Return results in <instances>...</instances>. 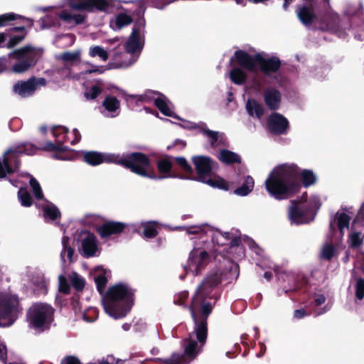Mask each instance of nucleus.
I'll list each match as a JSON object with an SVG mask.
<instances>
[{"label": "nucleus", "instance_id": "nucleus-50", "mask_svg": "<svg viewBox=\"0 0 364 364\" xmlns=\"http://www.w3.org/2000/svg\"><path fill=\"white\" fill-rule=\"evenodd\" d=\"M355 296L358 300L364 297V279H359L355 285Z\"/></svg>", "mask_w": 364, "mask_h": 364}, {"label": "nucleus", "instance_id": "nucleus-11", "mask_svg": "<svg viewBox=\"0 0 364 364\" xmlns=\"http://www.w3.org/2000/svg\"><path fill=\"white\" fill-rule=\"evenodd\" d=\"M36 148L30 144L22 146L9 149L0 159V178H4L8 173L16 171L19 165L18 156L24 153L32 155L35 153Z\"/></svg>", "mask_w": 364, "mask_h": 364}, {"label": "nucleus", "instance_id": "nucleus-10", "mask_svg": "<svg viewBox=\"0 0 364 364\" xmlns=\"http://www.w3.org/2000/svg\"><path fill=\"white\" fill-rule=\"evenodd\" d=\"M192 161L197 171L199 180L203 183L220 189L228 190L227 182L221 178H208L211 171L215 168V163L209 157L198 156H193Z\"/></svg>", "mask_w": 364, "mask_h": 364}, {"label": "nucleus", "instance_id": "nucleus-13", "mask_svg": "<svg viewBox=\"0 0 364 364\" xmlns=\"http://www.w3.org/2000/svg\"><path fill=\"white\" fill-rule=\"evenodd\" d=\"M146 159L147 161V165L144 166L141 162H138L136 166V168L139 170H141L143 171V174L137 173L141 176L148 177L154 179H163L166 178H171L175 177L174 176L170 173V171L172 168L173 164V158L171 156H165L163 159L159 160L157 163V168L161 174V176H157L151 168L150 162L149 159L146 155L141 154Z\"/></svg>", "mask_w": 364, "mask_h": 364}, {"label": "nucleus", "instance_id": "nucleus-4", "mask_svg": "<svg viewBox=\"0 0 364 364\" xmlns=\"http://www.w3.org/2000/svg\"><path fill=\"white\" fill-rule=\"evenodd\" d=\"M84 160L86 163L92 165L97 166L102 163H114L120 164L125 167L131 169L135 173L143 174L141 170L136 168L138 162H141L144 166L147 165V161L141 153H132L127 155L126 157L120 156L114 154L109 153H99L96 151H88L84 154Z\"/></svg>", "mask_w": 364, "mask_h": 364}, {"label": "nucleus", "instance_id": "nucleus-7", "mask_svg": "<svg viewBox=\"0 0 364 364\" xmlns=\"http://www.w3.org/2000/svg\"><path fill=\"white\" fill-rule=\"evenodd\" d=\"M53 308L44 303L34 304L28 311L29 326L36 331H43L49 328L53 321Z\"/></svg>", "mask_w": 364, "mask_h": 364}, {"label": "nucleus", "instance_id": "nucleus-9", "mask_svg": "<svg viewBox=\"0 0 364 364\" xmlns=\"http://www.w3.org/2000/svg\"><path fill=\"white\" fill-rule=\"evenodd\" d=\"M292 205L289 210V218L291 223L296 225L307 223L313 220L316 210L318 209L321 203L318 197L313 196L311 198L310 204L307 206L301 202L292 201Z\"/></svg>", "mask_w": 364, "mask_h": 364}, {"label": "nucleus", "instance_id": "nucleus-5", "mask_svg": "<svg viewBox=\"0 0 364 364\" xmlns=\"http://www.w3.org/2000/svg\"><path fill=\"white\" fill-rule=\"evenodd\" d=\"M145 27V21L141 19L132 29L125 44V53H122V60L118 61V56L116 55L114 61L109 63L111 68H127L132 65L138 59L144 46V41L141 33Z\"/></svg>", "mask_w": 364, "mask_h": 364}, {"label": "nucleus", "instance_id": "nucleus-3", "mask_svg": "<svg viewBox=\"0 0 364 364\" xmlns=\"http://www.w3.org/2000/svg\"><path fill=\"white\" fill-rule=\"evenodd\" d=\"M132 296L133 292L125 284L110 287L102 301L106 314L114 319L124 317L133 305Z\"/></svg>", "mask_w": 364, "mask_h": 364}, {"label": "nucleus", "instance_id": "nucleus-20", "mask_svg": "<svg viewBox=\"0 0 364 364\" xmlns=\"http://www.w3.org/2000/svg\"><path fill=\"white\" fill-rule=\"evenodd\" d=\"M289 122L287 119L278 113L272 114L268 119V129L274 134H284L288 128Z\"/></svg>", "mask_w": 364, "mask_h": 364}, {"label": "nucleus", "instance_id": "nucleus-32", "mask_svg": "<svg viewBox=\"0 0 364 364\" xmlns=\"http://www.w3.org/2000/svg\"><path fill=\"white\" fill-rule=\"evenodd\" d=\"M132 22V18L131 16L124 13H121L117 16L114 21L111 22L110 26L114 30H120L124 26L130 24Z\"/></svg>", "mask_w": 364, "mask_h": 364}, {"label": "nucleus", "instance_id": "nucleus-62", "mask_svg": "<svg viewBox=\"0 0 364 364\" xmlns=\"http://www.w3.org/2000/svg\"><path fill=\"white\" fill-rule=\"evenodd\" d=\"M306 315H307V314L306 313L305 310L303 309H298L294 311V317H296V318H301Z\"/></svg>", "mask_w": 364, "mask_h": 364}, {"label": "nucleus", "instance_id": "nucleus-18", "mask_svg": "<svg viewBox=\"0 0 364 364\" xmlns=\"http://www.w3.org/2000/svg\"><path fill=\"white\" fill-rule=\"evenodd\" d=\"M79 251L85 257H94L99 252L97 240L90 232H82L78 239Z\"/></svg>", "mask_w": 364, "mask_h": 364}, {"label": "nucleus", "instance_id": "nucleus-36", "mask_svg": "<svg viewBox=\"0 0 364 364\" xmlns=\"http://www.w3.org/2000/svg\"><path fill=\"white\" fill-rule=\"evenodd\" d=\"M218 159L225 164H232L240 161V157L236 153L229 150L223 149L220 151Z\"/></svg>", "mask_w": 364, "mask_h": 364}, {"label": "nucleus", "instance_id": "nucleus-25", "mask_svg": "<svg viewBox=\"0 0 364 364\" xmlns=\"http://www.w3.org/2000/svg\"><path fill=\"white\" fill-rule=\"evenodd\" d=\"M109 277H110V272L109 271L101 267L95 268L94 271V278L97 290L100 294H103Z\"/></svg>", "mask_w": 364, "mask_h": 364}, {"label": "nucleus", "instance_id": "nucleus-23", "mask_svg": "<svg viewBox=\"0 0 364 364\" xmlns=\"http://www.w3.org/2000/svg\"><path fill=\"white\" fill-rule=\"evenodd\" d=\"M325 26L322 27L323 30L331 31L338 33V36L344 37L343 33L338 32V28L341 26V21L338 14L333 11H329L324 18Z\"/></svg>", "mask_w": 364, "mask_h": 364}, {"label": "nucleus", "instance_id": "nucleus-38", "mask_svg": "<svg viewBox=\"0 0 364 364\" xmlns=\"http://www.w3.org/2000/svg\"><path fill=\"white\" fill-rule=\"evenodd\" d=\"M89 55L92 58L99 57L100 59L105 62L109 58L107 51L100 46H93L89 48Z\"/></svg>", "mask_w": 364, "mask_h": 364}, {"label": "nucleus", "instance_id": "nucleus-40", "mask_svg": "<svg viewBox=\"0 0 364 364\" xmlns=\"http://www.w3.org/2000/svg\"><path fill=\"white\" fill-rule=\"evenodd\" d=\"M24 176L29 179V183L36 198L38 200L43 199V196L38 182L27 173H26Z\"/></svg>", "mask_w": 364, "mask_h": 364}, {"label": "nucleus", "instance_id": "nucleus-29", "mask_svg": "<svg viewBox=\"0 0 364 364\" xmlns=\"http://www.w3.org/2000/svg\"><path fill=\"white\" fill-rule=\"evenodd\" d=\"M137 231L145 238H152L157 235L156 226L153 222L141 223L138 225Z\"/></svg>", "mask_w": 364, "mask_h": 364}, {"label": "nucleus", "instance_id": "nucleus-21", "mask_svg": "<svg viewBox=\"0 0 364 364\" xmlns=\"http://www.w3.org/2000/svg\"><path fill=\"white\" fill-rule=\"evenodd\" d=\"M119 101L113 96L105 97L102 104L101 113L107 117H115L119 114Z\"/></svg>", "mask_w": 364, "mask_h": 364}, {"label": "nucleus", "instance_id": "nucleus-46", "mask_svg": "<svg viewBox=\"0 0 364 364\" xmlns=\"http://www.w3.org/2000/svg\"><path fill=\"white\" fill-rule=\"evenodd\" d=\"M17 18H22L20 16H16L13 13H9L0 15V27H4L8 25V23L15 20Z\"/></svg>", "mask_w": 364, "mask_h": 364}, {"label": "nucleus", "instance_id": "nucleus-54", "mask_svg": "<svg viewBox=\"0 0 364 364\" xmlns=\"http://www.w3.org/2000/svg\"><path fill=\"white\" fill-rule=\"evenodd\" d=\"M246 242L249 247L252 249L257 255H261L262 250L257 246L254 240L251 239H247Z\"/></svg>", "mask_w": 364, "mask_h": 364}, {"label": "nucleus", "instance_id": "nucleus-49", "mask_svg": "<svg viewBox=\"0 0 364 364\" xmlns=\"http://www.w3.org/2000/svg\"><path fill=\"white\" fill-rule=\"evenodd\" d=\"M201 132L209 139L212 146H215L218 138V132L205 129L203 127H201Z\"/></svg>", "mask_w": 364, "mask_h": 364}, {"label": "nucleus", "instance_id": "nucleus-43", "mask_svg": "<svg viewBox=\"0 0 364 364\" xmlns=\"http://www.w3.org/2000/svg\"><path fill=\"white\" fill-rule=\"evenodd\" d=\"M18 196L22 205L28 207L31 205V197L26 188H21L18 191Z\"/></svg>", "mask_w": 364, "mask_h": 364}, {"label": "nucleus", "instance_id": "nucleus-41", "mask_svg": "<svg viewBox=\"0 0 364 364\" xmlns=\"http://www.w3.org/2000/svg\"><path fill=\"white\" fill-rule=\"evenodd\" d=\"M302 183L305 187L313 185L316 181V175L309 170H304L300 173Z\"/></svg>", "mask_w": 364, "mask_h": 364}, {"label": "nucleus", "instance_id": "nucleus-56", "mask_svg": "<svg viewBox=\"0 0 364 364\" xmlns=\"http://www.w3.org/2000/svg\"><path fill=\"white\" fill-rule=\"evenodd\" d=\"M61 364H80V363L77 358L68 356L62 360Z\"/></svg>", "mask_w": 364, "mask_h": 364}, {"label": "nucleus", "instance_id": "nucleus-6", "mask_svg": "<svg viewBox=\"0 0 364 364\" xmlns=\"http://www.w3.org/2000/svg\"><path fill=\"white\" fill-rule=\"evenodd\" d=\"M237 61L242 67L249 70H255L259 67L261 70L267 75L277 72L280 67V60L277 57L264 58L261 54L254 56L250 55L242 50L235 53Z\"/></svg>", "mask_w": 364, "mask_h": 364}, {"label": "nucleus", "instance_id": "nucleus-53", "mask_svg": "<svg viewBox=\"0 0 364 364\" xmlns=\"http://www.w3.org/2000/svg\"><path fill=\"white\" fill-rule=\"evenodd\" d=\"M176 161L181 166L182 169L186 173H192L193 169L191 166L188 164L186 159L183 157L175 158Z\"/></svg>", "mask_w": 364, "mask_h": 364}, {"label": "nucleus", "instance_id": "nucleus-17", "mask_svg": "<svg viewBox=\"0 0 364 364\" xmlns=\"http://www.w3.org/2000/svg\"><path fill=\"white\" fill-rule=\"evenodd\" d=\"M139 100L144 102L153 101L163 114L175 117L173 105L164 95L149 90L140 95Z\"/></svg>", "mask_w": 364, "mask_h": 364}, {"label": "nucleus", "instance_id": "nucleus-42", "mask_svg": "<svg viewBox=\"0 0 364 364\" xmlns=\"http://www.w3.org/2000/svg\"><path fill=\"white\" fill-rule=\"evenodd\" d=\"M69 280L76 290L81 291L83 289L85 284V279L76 272H73L69 275Z\"/></svg>", "mask_w": 364, "mask_h": 364}, {"label": "nucleus", "instance_id": "nucleus-2", "mask_svg": "<svg viewBox=\"0 0 364 364\" xmlns=\"http://www.w3.org/2000/svg\"><path fill=\"white\" fill-rule=\"evenodd\" d=\"M299 168L295 164H280L271 171L266 179V190L277 200L287 198L299 186Z\"/></svg>", "mask_w": 364, "mask_h": 364}, {"label": "nucleus", "instance_id": "nucleus-8", "mask_svg": "<svg viewBox=\"0 0 364 364\" xmlns=\"http://www.w3.org/2000/svg\"><path fill=\"white\" fill-rule=\"evenodd\" d=\"M40 52L36 48L26 46L11 52L8 58L14 60L11 71L15 73H22L33 67L38 58Z\"/></svg>", "mask_w": 364, "mask_h": 364}, {"label": "nucleus", "instance_id": "nucleus-44", "mask_svg": "<svg viewBox=\"0 0 364 364\" xmlns=\"http://www.w3.org/2000/svg\"><path fill=\"white\" fill-rule=\"evenodd\" d=\"M32 282L36 286L34 291L38 294H45L47 292V282L41 277H38L36 280L32 279Z\"/></svg>", "mask_w": 364, "mask_h": 364}, {"label": "nucleus", "instance_id": "nucleus-12", "mask_svg": "<svg viewBox=\"0 0 364 364\" xmlns=\"http://www.w3.org/2000/svg\"><path fill=\"white\" fill-rule=\"evenodd\" d=\"M18 300L16 296L0 294V326H11L17 317Z\"/></svg>", "mask_w": 364, "mask_h": 364}, {"label": "nucleus", "instance_id": "nucleus-37", "mask_svg": "<svg viewBox=\"0 0 364 364\" xmlns=\"http://www.w3.org/2000/svg\"><path fill=\"white\" fill-rule=\"evenodd\" d=\"M53 136L56 139V143L62 144L66 139H69L68 129L63 126H55L52 129Z\"/></svg>", "mask_w": 364, "mask_h": 364}, {"label": "nucleus", "instance_id": "nucleus-30", "mask_svg": "<svg viewBox=\"0 0 364 364\" xmlns=\"http://www.w3.org/2000/svg\"><path fill=\"white\" fill-rule=\"evenodd\" d=\"M247 113L252 117L259 119L263 114L262 106L255 100H248L246 103Z\"/></svg>", "mask_w": 364, "mask_h": 364}, {"label": "nucleus", "instance_id": "nucleus-55", "mask_svg": "<svg viewBox=\"0 0 364 364\" xmlns=\"http://www.w3.org/2000/svg\"><path fill=\"white\" fill-rule=\"evenodd\" d=\"M72 135L73 136V138H69L68 140L70 141L71 144H76L80 141L81 139V135L79 132V131L77 129H74L72 132Z\"/></svg>", "mask_w": 364, "mask_h": 364}, {"label": "nucleus", "instance_id": "nucleus-34", "mask_svg": "<svg viewBox=\"0 0 364 364\" xmlns=\"http://www.w3.org/2000/svg\"><path fill=\"white\" fill-rule=\"evenodd\" d=\"M56 58L62 60L65 63H73L79 62L81 59V51L80 50L73 52H64L60 55H56Z\"/></svg>", "mask_w": 364, "mask_h": 364}, {"label": "nucleus", "instance_id": "nucleus-15", "mask_svg": "<svg viewBox=\"0 0 364 364\" xmlns=\"http://www.w3.org/2000/svg\"><path fill=\"white\" fill-rule=\"evenodd\" d=\"M210 256L207 251L200 247H194L191 251L186 266V271L193 275L199 274L209 263Z\"/></svg>", "mask_w": 364, "mask_h": 364}, {"label": "nucleus", "instance_id": "nucleus-22", "mask_svg": "<svg viewBox=\"0 0 364 364\" xmlns=\"http://www.w3.org/2000/svg\"><path fill=\"white\" fill-rule=\"evenodd\" d=\"M350 220L351 216L346 210H339L335 215L333 220L331 221L330 227L331 229H333L334 226L337 225L342 237L343 236L345 229H348L349 227Z\"/></svg>", "mask_w": 364, "mask_h": 364}, {"label": "nucleus", "instance_id": "nucleus-60", "mask_svg": "<svg viewBox=\"0 0 364 364\" xmlns=\"http://www.w3.org/2000/svg\"><path fill=\"white\" fill-rule=\"evenodd\" d=\"M326 301V298L323 294H317L315 296L314 303L316 306L323 304Z\"/></svg>", "mask_w": 364, "mask_h": 364}, {"label": "nucleus", "instance_id": "nucleus-27", "mask_svg": "<svg viewBox=\"0 0 364 364\" xmlns=\"http://www.w3.org/2000/svg\"><path fill=\"white\" fill-rule=\"evenodd\" d=\"M177 229L185 230L188 235L193 236L191 238H193L194 237H201L203 235L211 231L210 227L205 224L187 227H178Z\"/></svg>", "mask_w": 364, "mask_h": 364}, {"label": "nucleus", "instance_id": "nucleus-33", "mask_svg": "<svg viewBox=\"0 0 364 364\" xmlns=\"http://www.w3.org/2000/svg\"><path fill=\"white\" fill-rule=\"evenodd\" d=\"M69 237L64 236L62 238L63 250L60 253V257L62 263L64 264L66 262V258L69 262L73 261L74 255V250L68 245Z\"/></svg>", "mask_w": 364, "mask_h": 364}, {"label": "nucleus", "instance_id": "nucleus-1", "mask_svg": "<svg viewBox=\"0 0 364 364\" xmlns=\"http://www.w3.org/2000/svg\"><path fill=\"white\" fill-rule=\"evenodd\" d=\"M221 281L222 274L216 272L209 274L198 287L190 306L195 326L188 336L181 341L183 353H173L162 364H189L202 352L208 336L207 318L212 311V305L205 298Z\"/></svg>", "mask_w": 364, "mask_h": 364}, {"label": "nucleus", "instance_id": "nucleus-39", "mask_svg": "<svg viewBox=\"0 0 364 364\" xmlns=\"http://www.w3.org/2000/svg\"><path fill=\"white\" fill-rule=\"evenodd\" d=\"M230 77L235 84L242 85L245 82L246 75L240 68H235L230 73Z\"/></svg>", "mask_w": 364, "mask_h": 364}, {"label": "nucleus", "instance_id": "nucleus-61", "mask_svg": "<svg viewBox=\"0 0 364 364\" xmlns=\"http://www.w3.org/2000/svg\"><path fill=\"white\" fill-rule=\"evenodd\" d=\"M7 57H1L0 58V73H2L7 68Z\"/></svg>", "mask_w": 364, "mask_h": 364}, {"label": "nucleus", "instance_id": "nucleus-51", "mask_svg": "<svg viewBox=\"0 0 364 364\" xmlns=\"http://www.w3.org/2000/svg\"><path fill=\"white\" fill-rule=\"evenodd\" d=\"M25 38V35H17L11 36L8 43L6 44V47L8 48H11L18 43H20Z\"/></svg>", "mask_w": 364, "mask_h": 364}, {"label": "nucleus", "instance_id": "nucleus-16", "mask_svg": "<svg viewBox=\"0 0 364 364\" xmlns=\"http://www.w3.org/2000/svg\"><path fill=\"white\" fill-rule=\"evenodd\" d=\"M65 5L71 9L80 11L91 12L95 9L106 11L112 0H64Z\"/></svg>", "mask_w": 364, "mask_h": 364}, {"label": "nucleus", "instance_id": "nucleus-26", "mask_svg": "<svg viewBox=\"0 0 364 364\" xmlns=\"http://www.w3.org/2000/svg\"><path fill=\"white\" fill-rule=\"evenodd\" d=\"M264 97L265 103L269 109H278L281 101V95L279 91L273 88H268L265 90Z\"/></svg>", "mask_w": 364, "mask_h": 364}, {"label": "nucleus", "instance_id": "nucleus-59", "mask_svg": "<svg viewBox=\"0 0 364 364\" xmlns=\"http://www.w3.org/2000/svg\"><path fill=\"white\" fill-rule=\"evenodd\" d=\"M6 348L4 344L0 343V360L6 363Z\"/></svg>", "mask_w": 364, "mask_h": 364}, {"label": "nucleus", "instance_id": "nucleus-48", "mask_svg": "<svg viewBox=\"0 0 364 364\" xmlns=\"http://www.w3.org/2000/svg\"><path fill=\"white\" fill-rule=\"evenodd\" d=\"M102 92V90L97 85L92 86L85 92V97L87 100L95 99Z\"/></svg>", "mask_w": 364, "mask_h": 364}, {"label": "nucleus", "instance_id": "nucleus-64", "mask_svg": "<svg viewBox=\"0 0 364 364\" xmlns=\"http://www.w3.org/2000/svg\"><path fill=\"white\" fill-rule=\"evenodd\" d=\"M358 218H361L364 221V203L362 204L359 210Z\"/></svg>", "mask_w": 364, "mask_h": 364}, {"label": "nucleus", "instance_id": "nucleus-63", "mask_svg": "<svg viewBox=\"0 0 364 364\" xmlns=\"http://www.w3.org/2000/svg\"><path fill=\"white\" fill-rule=\"evenodd\" d=\"M103 71L102 70V68L97 65H92V69L87 70L86 71L87 73H102Z\"/></svg>", "mask_w": 364, "mask_h": 364}, {"label": "nucleus", "instance_id": "nucleus-19", "mask_svg": "<svg viewBox=\"0 0 364 364\" xmlns=\"http://www.w3.org/2000/svg\"><path fill=\"white\" fill-rule=\"evenodd\" d=\"M46 85V79L43 77H31L26 81H18L13 87L14 92L21 97L32 95L37 89Z\"/></svg>", "mask_w": 364, "mask_h": 364}, {"label": "nucleus", "instance_id": "nucleus-45", "mask_svg": "<svg viewBox=\"0 0 364 364\" xmlns=\"http://www.w3.org/2000/svg\"><path fill=\"white\" fill-rule=\"evenodd\" d=\"M363 240V236L361 232H351L349 235V242L352 247H359L362 244Z\"/></svg>", "mask_w": 364, "mask_h": 364}, {"label": "nucleus", "instance_id": "nucleus-28", "mask_svg": "<svg viewBox=\"0 0 364 364\" xmlns=\"http://www.w3.org/2000/svg\"><path fill=\"white\" fill-rule=\"evenodd\" d=\"M38 205L42 207L43 215L46 220H54L60 215L58 208L47 200L43 201L42 204H38Z\"/></svg>", "mask_w": 364, "mask_h": 364}, {"label": "nucleus", "instance_id": "nucleus-24", "mask_svg": "<svg viewBox=\"0 0 364 364\" xmlns=\"http://www.w3.org/2000/svg\"><path fill=\"white\" fill-rule=\"evenodd\" d=\"M124 225L121 223L108 222L97 228V232L102 238L109 237L112 235L121 232Z\"/></svg>", "mask_w": 364, "mask_h": 364}, {"label": "nucleus", "instance_id": "nucleus-52", "mask_svg": "<svg viewBox=\"0 0 364 364\" xmlns=\"http://www.w3.org/2000/svg\"><path fill=\"white\" fill-rule=\"evenodd\" d=\"M58 282L60 291L66 294L69 293L70 286L67 282V279L65 278V277L63 274L59 275Z\"/></svg>", "mask_w": 364, "mask_h": 364}, {"label": "nucleus", "instance_id": "nucleus-47", "mask_svg": "<svg viewBox=\"0 0 364 364\" xmlns=\"http://www.w3.org/2000/svg\"><path fill=\"white\" fill-rule=\"evenodd\" d=\"M334 252V247L332 245L326 244L322 249L321 257L326 259H330L333 257Z\"/></svg>", "mask_w": 364, "mask_h": 364}, {"label": "nucleus", "instance_id": "nucleus-57", "mask_svg": "<svg viewBox=\"0 0 364 364\" xmlns=\"http://www.w3.org/2000/svg\"><path fill=\"white\" fill-rule=\"evenodd\" d=\"M188 296V294L187 291H183V292H181L178 295V299H175L174 301V303L176 304H178V305H182L183 303V300L186 299Z\"/></svg>", "mask_w": 364, "mask_h": 364}, {"label": "nucleus", "instance_id": "nucleus-35", "mask_svg": "<svg viewBox=\"0 0 364 364\" xmlns=\"http://www.w3.org/2000/svg\"><path fill=\"white\" fill-rule=\"evenodd\" d=\"M254 184L253 178L247 176L245 178L243 184L235 190V193L238 196H245L253 190Z\"/></svg>", "mask_w": 364, "mask_h": 364}, {"label": "nucleus", "instance_id": "nucleus-14", "mask_svg": "<svg viewBox=\"0 0 364 364\" xmlns=\"http://www.w3.org/2000/svg\"><path fill=\"white\" fill-rule=\"evenodd\" d=\"M85 16L81 14H74L68 10H63L55 14V16L48 15L40 19L39 23L42 29L52 26H60L59 19L67 23L80 24L85 21Z\"/></svg>", "mask_w": 364, "mask_h": 364}, {"label": "nucleus", "instance_id": "nucleus-58", "mask_svg": "<svg viewBox=\"0 0 364 364\" xmlns=\"http://www.w3.org/2000/svg\"><path fill=\"white\" fill-rule=\"evenodd\" d=\"M61 145L62 144H55L52 142H49V143H47L46 145L45 146V149L48 150V151L61 149H62Z\"/></svg>", "mask_w": 364, "mask_h": 364}, {"label": "nucleus", "instance_id": "nucleus-31", "mask_svg": "<svg viewBox=\"0 0 364 364\" xmlns=\"http://www.w3.org/2000/svg\"><path fill=\"white\" fill-rule=\"evenodd\" d=\"M297 16L303 24L309 26L315 18V14L311 9L303 6L297 11Z\"/></svg>", "mask_w": 364, "mask_h": 364}]
</instances>
